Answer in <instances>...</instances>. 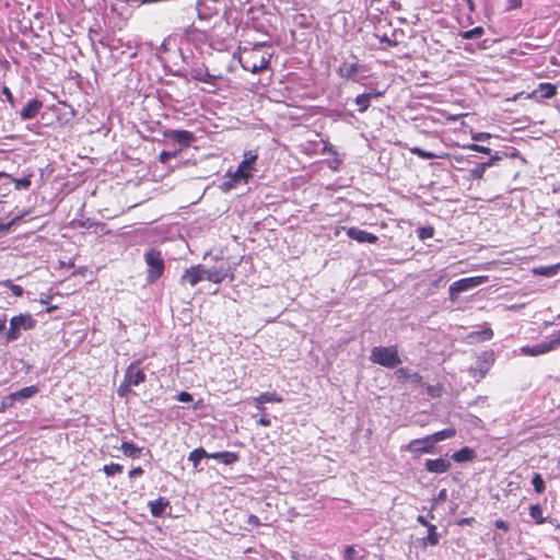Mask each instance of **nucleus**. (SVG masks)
Masks as SVG:
<instances>
[{
  "mask_svg": "<svg viewBox=\"0 0 560 560\" xmlns=\"http://www.w3.org/2000/svg\"><path fill=\"white\" fill-rule=\"evenodd\" d=\"M1 178H7L9 180V179H12V176L7 174V173H4V172H0V179Z\"/></svg>",
  "mask_w": 560,
  "mask_h": 560,
  "instance_id": "nucleus-64",
  "label": "nucleus"
},
{
  "mask_svg": "<svg viewBox=\"0 0 560 560\" xmlns=\"http://www.w3.org/2000/svg\"><path fill=\"white\" fill-rule=\"evenodd\" d=\"M42 107H43V103L39 100H37V98L31 100L21 110V114H20L21 118L24 120L35 118Z\"/></svg>",
  "mask_w": 560,
  "mask_h": 560,
  "instance_id": "nucleus-18",
  "label": "nucleus"
},
{
  "mask_svg": "<svg viewBox=\"0 0 560 560\" xmlns=\"http://www.w3.org/2000/svg\"><path fill=\"white\" fill-rule=\"evenodd\" d=\"M271 57V47L267 43L240 47L238 61L244 70L252 73L268 69Z\"/></svg>",
  "mask_w": 560,
  "mask_h": 560,
  "instance_id": "nucleus-1",
  "label": "nucleus"
},
{
  "mask_svg": "<svg viewBox=\"0 0 560 560\" xmlns=\"http://www.w3.org/2000/svg\"><path fill=\"white\" fill-rule=\"evenodd\" d=\"M14 183L15 185V189L20 190V189H27L30 188L31 186V175L28 176H25L23 178H13L12 179H9L8 184H4V186H7V190H10V185Z\"/></svg>",
  "mask_w": 560,
  "mask_h": 560,
  "instance_id": "nucleus-34",
  "label": "nucleus"
},
{
  "mask_svg": "<svg viewBox=\"0 0 560 560\" xmlns=\"http://www.w3.org/2000/svg\"><path fill=\"white\" fill-rule=\"evenodd\" d=\"M226 176H229L231 178L230 182L224 183L226 190L233 188L234 185L241 180H244L245 183H247V180H248V178L246 177V174L238 173V168H236V171L233 173H228Z\"/></svg>",
  "mask_w": 560,
  "mask_h": 560,
  "instance_id": "nucleus-33",
  "label": "nucleus"
},
{
  "mask_svg": "<svg viewBox=\"0 0 560 560\" xmlns=\"http://www.w3.org/2000/svg\"><path fill=\"white\" fill-rule=\"evenodd\" d=\"M205 266L195 265L186 269L180 277V283H188L190 287H195L198 282L203 280Z\"/></svg>",
  "mask_w": 560,
  "mask_h": 560,
  "instance_id": "nucleus-12",
  "label": "nucleus"
},
{
  "mask_svg": "<svg viewBox=\"0 0 560 560\" xmlns=\"http://www.w3.org/2000/svg\"><path fill=\"white\" fill-rule=\"evenodd\" d=\"M124 455L130 458L140 456L142 448L137 446L133 442L124 441L120 445Z\"/></svg>",
  "mask_w": 560,
  "mask_h": 560,
  "instance_id": "nucleus-27",
  "label": "nucleus"
},
{
  "mask_svg": "<svg viewBox=\"0 0 560 560\" xmlns=\"http://www.w3.org/2000/svg\"><path fill=\"white\" fill-rule=\"evenodd\" d=\"M529 515L535 520L537 524H542L546 521L542 516V509L539 504H533L529 506Z\"/></svg>",
  "mask_w": 560,
  "mask_h": 560,
  "instance_id": "nucleus-37",
  "label": "nucleus"
},
{
  "mask_svg": "<svg viewBox=\"0 0 560 560\" xmlns=\"http://www.w3.org/2000/svg\"><path fill=\"white\" fill-rule=\"evenodd\" d=\"M370 360L387 369H394L401 363L397 346L374 347L371 350Z\"/></svg>",
  "mask_w": 560,
  "mask_h": 560,
  "instance_id": "nucleus-2",
  "label": "nucleus"
},
{
  "mask_svg": "<svg viewBox=\"0 0 560 560\" xmlns=\"http://www.w3.org/2000/svg\"><path fill=\"white\" fill-rule=\"evenodd\" d=\"M148 506L152 516L161 517L170 506V501L164 497H160L154 501H149Z\"/></svg>",
  "mask_w": 560,
  "mask_h": 560,
  "instance_id": "nucleus-19",
  "label": "nucleus"
},
{
  "mask_svg": "<svg viewBox=\"0 0 560 560\" xmlns=\"http://www.w3.org/2000/svg\"><path fill=\"white\" fill-rule=\"evenodd\" d=\"M2 285L7 287L14 296H22L24 293V290L21 285L13 283L11 280H4L1 282Z\"/></svg>",
  "mask_w": 560,
  "mask_h": 560,
  "instance_id": "nucleus-40",
  "label": "nucleus"
},
{
  "mask_svg": "<svg viewBox=\"0 0 560 560\" xmlns=\"http://www.w3.org/2000/svg\"><path fill=\"white\" fill-rule=\"evenodd\" d=\"M490 364L489 362H483L480 366L478 368H471L469 370V374L477 381H481L482 378L486 377L488 371H489V368H490Z\"/></svg>",
  "mask_w": 560,
  "mask_h": 560,
  "instance_id": "nucleus-32",
  "label": "nucleus"
},
{
  "mask_svg": "<svg viewBox=\"0 0 560 560\" xmlns=\"http://www.w3.org/2000/svg\"><path fill=\"white\" fill-rule=\"evenodd\" d=\"M476 457V452L475 450L468 447V446H465L463 448H460L459 451L455 452L453 455H452V458L456 462V463H466V462H471L474 460Z\"/></svg>",
  "mask_w": 560,
  "mask_h": 560,
  "instance_id": "nucleus-23",
  "label": "nucleus"
},
{
  "mask_svg": "<svg viewBox=\"0 0 560 560\" xmlns=\"http://www.w3.org/2000/svg\"><path fill=\"white\" fill-rule=\"evenodd\" d=\"M343 560H357V550L353 546H347L345 548Z\"/></svg>",
  "mask_w": 560,
  "mask_h": 560,
  "instance_id": "nucleus-45",
  "label": "nucleus"
},
{
  "mask_svg": "<svg viewBox=\"0 0 560 560\" xmlns=\"http://www.w3.org/2000/svg\"><path fill=\"white\" fill-rule=\"evenodd\" d=\"M456 435V430L455 428L453 427H450V428H446V429H443L441 431H438V432H434L430 435H428L431 440V442L434 444V443H438L440 441H443V440H446V439H451L453 436Z\"/></svg>",
  "mask_w": 560,
  "mask_h": 560,
  "instance_id": "nucleus-28",
  "label": "nucleus"
},
{
  "mask_svg": "<svg viewBox=\"0 0 560 560\" xmlns=\"http://www.w3.org/2000/svg\"><path fill=\"white\" fill-rule=\"evenodd\" d=\"M500 156L493 155L489 161L477 164L469 171L468 179H481L488 167L492 166L495 161H499Z\"/></svg>",
  "mask_w": 560,
  "mask_h": 560,
  "instance_id": "nucleus-20",
  "label": "nucleus"
},
{
  "mask_svg": "<svg viewBox=\"0 0 560 560\" xmlns=\"http://www.w3.org/2000/svg\"><path fill=\"white\" fill-rule=\"evenodd\" d=\"M424 386H425L427 393L431 397H433V398L441 397V395L443 393V386L441 384H436V385L425 384Z\"/></svg>",
  "mask_w": 560,
  "mask_h": 560,
  "instance_id": "nucleus-42",
  "label": "nucleus"
},
{
  "mask_svg": "<svg viewBox=\"0 0 560 560\" xmlns=\"http://www.w3.org/2000/svg\"><path fill=\"white\" fill-rule=\"evenodd\" d=\"M560 268V265H553V266H541L534 268V273L538 276L544 277H552L557 273L558 269Z\"/></svg>",
  "mask_w": 560,
  "mask_h": 560,
  "instance_id": "nucleus-35",
  "label": "nucleus"
},
{
  "mask_svg": "<svg viewBox=\"0 0 560 560\" xmlns=\"http://www.w3.org/2000/svg\"><path fill=\"white\" fill-rule=\"evenodd\" d=\"M190 77L195 81L203 82L213 86V89L208 90V92L215 93L220 86L218 82L223 80L221 74H211L207 68H195L190 71Z\"/></svg>",
  "mask_w": 560,
  "mask_h": 560,
  "instance_id": "nucleus-7",
  "label": "nucleus"
},
{
  "mask_svg": "<svg viewBox=\"0 0 560 560\" xmlns=\"http://www.w3.org/2000/svg\"><path fill=\"white\" fill-rule=\"evenodd\" d=\"M409 151H410V153L417 155L418 158L424 159V160H430V159H434V158L444 159L450 155L446 152L434 153V152L425 151L419 147L409 148Z\"/></svg>",
  "mask_w": 560,
  "mask_h": 560,
  "instance_id": "nucleus-25",
  "label": "nucleus"
},
{
  "mask_svg": "<svg viewBox=\"0 0 560 560\" xmlns=\"http://www.w3.org/2000/svg\"><path fill=\"white\" fill-rule=\"evenodd\" d=\"M523 5V0H508L506 10L512 11L520 9Z\"/></svg>",
  "mask_w": 560,
  "mask_h": 560,
  "instance_id": "nucleus-50",
  "label": "nucleus"
},
{
  "mask_svg": "<svg viewBox=\"0 0 560 560\" xmlns=\"http://www.w3.org/2000/svg\"><path fill=\"white\" fill-rule=\"evenodd\" d=\"M467 148L472 150V151L481 152V153H485V154H489L491 152L490 148L483 147V145H480V144H477V143L468 144Z\"/></svg>",
  "mask_w": 560,
  "mask_h": 560,
  "instance_id": "nucleus-48",
  "label": "nucleus"
},
{
  "mask_svg": "<svg viewBox=\"0 0 560 560\" xmlns=\"http://www.w3.org/2000/svg\"><path fill=\"white\" fill-rule=\"evenodd\" d=\"M483 34H485L483 27L476 26L471 30H468V31L462 33V37L464 39H472V38H478V37L482 36Z\"/></svg>",
  "mask_w": 560,
  "mask_h": 560,
  "instance_id": "nucleus-39",
  "label": "nucleus"
},
{
  "mask_svg": "<svg viewBox=\"0 0 560 560\" xmlns=\"http://www.w3.org/2000/svg\"><path fill=\"white\" fill-rule=\"evenodd\" d=\"M259 413H260V418L258 420V424L262 425V427H269L271 424V420H270L268 413L266 412V410L259 411Z\"/></svg>",
  "mask_w": 560,
  "mask_h": 560,
  "instance_id": "nucleus-49",
  "label": "nucleus"
},
{
  "mask_svg": "<svg viewBox=\"0 0 560 560\" xmlns=\"http://www.w3.org/2000/svg\"><path fill=\"white\" fill-rule=\"evenodd\" d=\"M176 399L180 402H189L192 400V396L190 393L188 392H180L177 396H176Z\"/></svg>",
  "mask_w": 560,
  "mask_h": 560,
  "instance_id": "nucleus-51",
  "label": "nucleus"
},
{
  "mask_svg": "<svg viewBox=\"0 0 560 560\" xmlns=\"http://www.w3.org/2000/svg\"><path fill=\"white\" fill-rule=\"evenodd\" d=\"M13 402L14 401H11L10 399H7V397H5L0 405V412H4L8 408L12 407Z\"/></svg>",
  "mask_w": 560,
  "mask_h": 560,
  "instance_id": "nucleus-57",
  "label": "nucleus"
},
{
  "mask_svg": "<svg viewBox=\"0 0 560 560\" xmlns=\"http://www.w3.org/2000/svg\"><path fill=\"white\" fill-rule=\"evenodd\" d=\"M493 337V330L490 327L483 328L481 330L471 331L467 335V339L470 342H480L490 340Z\"/></svg>",
  "mask_w": 560,
  "mask_h": 560,
  "instance_id": "nucleus-24",
  "label": "nucleus"
},
{
  "mask_svg": "<svg viewBox=\"0 0 560 560\" xmlns=\"http://www.w3.org/2000/svg\"><path fill=\"white\" fill-rule=\"evenodd\" d=\"M202 458H209V453H207L203 447L195 448L188 455V460L192 463L195 469H197Z\"/></svg>",
  "mask_w": 560,
  "mask_h": 560,
  "instance_id": "nucleus-29",
  "label": "nucleus"
},
{
  "mask_svg": "<svg viewBox=\"0 0 560 560\" xmlns=\"http://www.w3.org/2000/svg\"><path fill=\"white\" fill-rule=\"evenodd\" d=\"M475 521H476V520H475V517H472V516H469V517H463V518H460V520L457 522V524H458L459 526L471 525V524H474V523H475Z\"/></svg>",
  "mask_w": 560,
  "mask_h": 560,
  "instance_id": "nucleus-55",
  "label": "nucleus"
},
{
  "mask_svg": "<svg viewBox=\"0 0 560 560\" xmlns=\"http://www.w3.org/2000/svg\"><path fill=\"white\" fill-rule=\"evenodd\" d=\"M372 93H363L355 97V104L358 105L359 113L363 114L368 110L371 105Z\"/></svg>",
  "mask_w": 560,
  "mask_h": 560,
  "instance_id": "nucleus-31",
  "label": "nucleus"
},
{
  "mask_svg": "<svg viewBox=\"0 0 560 560\" xmlns=\"http://www.w3.org/2000/svg\"><path fill=\"white\" fill-rule=\"evenodd\" d=\"M422 545L424 547L427 546H436L440 542V534L438 533L436 526L431 524L428 526V535L427 537L422 538Z\"/></svg>",
  "mask_w": 560,
  "mask_h": 560,
  "instance_id": "nucleus-26",
  "label": "nucleus"
},
{
  "mask_svg": "<svg viewBox=\"0 0 560 560\" xmlns=\"http://www.w3.org/2000/svg\"><path fill=\"white\" fill-rule=\"evenodd\" d=\"M176 156V152H170V151H162L159 154V161L163 164L167 163L168 160Z\"/></svg>",
  "mask_w": 560,
  "mask_h": 560,
  "instance_id": "nucleus-47",
  "label": "nucleus"
},
{
  "mask_svg": "<svg viewBox=\"0 0 560 560\" xmlns=\"http://www.w3.org/2000/svg\"><path fill=\"white\" fill-rule=\"evenodd\" d=\"M359 70V66L357 62L354 63H343L339 68V73L342 78L346 79H354Z\"/></svg>",
  "mask_w": 560,
  "mask_h": 560,
  "instance_id": "nucleus-30",
  "label": "nucleus"
},
{
  "mask_svg": "<svg viewBox=\"0 0 560 560\" xmlns=\"http://www.w3.org/2000/svg\"><path fill=\"white\" fill-rule=\"evenodd\" d=\"M409 380H410L413 384H422V376H421L418 372L410 373V377H409Z\"/></svg>",
  "mask_w": 560,
  "mask_h": 560,
  "instance_id": "nucleus-56",
  "label": "nucleus"
},
{
  "mask_svg": "<svg viewBox=\"0 0 560 560\" xmlns=\"http://www.w3.org/2000/svg\"><path fill=\"white\" fill-rule=\"evenodd\" d=\"M37 393H38V387L35 385H32V386L24 387L15 393L10 394L9 396H7V399H10L11 401H22V400L33 397Z\"/></svg>",
  "mask_w": 560,
  "mask_h": 560,
  "instance_id": "nucleus-21",
  "label": "nucleus"
},
{
  "mask_svg": "<svg viewBox=\"0 0 560 560\" xmlns=\"http://www.w3.org/2000/svg\"><path fill=\"white\" fill-rule=\"evenodd\" d=\"M557 95V86L550 82L539 83L537 89L527 94V98L535 100L537 102L545 98H552Z\"/></svg>",
  "mask_w": 560,
  "mask_h": 560,
  "instance_id": "nucleus-10",
  "label": "nucleus"
},
{
  "mask_svg": "<svg viewBox=\"0 0 560 560\" xmlns=\"http://www.w3.org/2000/svg\"><path fill=\"white\" fill-rule=\"evenodd\" d=\"M139 365L140 361H135L130 363L125 371L124 378L132 386H138L147 380L145 373L139 368Z\"/></svg>",
  "mask_w": 560,
  "mask_h": 560,
  "instance_id": "nucleus-9",
  "label": "nucleus"
},
{
  "mask_svg": "<svg viewBox=\"0 0 560 560\" xmlns=\"http://www.w3.org/2000/svg\"><path fill=\"white\" fill-rule=\"evenodd\" d=\"M347 232V235L359 243H370L375 244L378 241V237L375 234L369 233L364 230H360L355 226L343 228Z\"/></svg>",
  "mask_w": 560,
  "mask_h": 560,
  "instance_id": "nucleus-15",
  "label": "nucleus"
},
{
  "mask_svg": "<svg viewBox=\"0 0 560 560\" xmlns=\"http://www.w3.org/2000/svg\"><path fill=\"white\" fill-rule=\"evenodd\" d=\"M395 375H396V377L399 381L409 380V377H410V373H409V370L407 368H399V369H397L396 372H395Z\"/></svg>",
  "mask_w": 560,
  "mask_h": 560,
  "instance_id": "nucleus-46",
  "label": "nucleus"
},
{
  "mask_svg": "<svg viewBox=\"0 0 560 560\" xmlns=\"http://www.w3.org/2000/svg\"><path fill=\"white\" fill-rule=\"evenodd\" d=\"M406 450L415 455L431 454L435 451L434 445L428 435L422 439L412 440L406 446Z\"/></svg>",
  "mask_w": 560,
  "mask_h": 560,
  "instance_id": "nucleus-11",
  "label": "nucleus"
},
{
  "mask_svg": "<svg viewBox=\"0 0 560 560\" xmlns=\"http://www.w3.org/2000/svg\"><path fill=\"white\" fill-rule=\"evenodd\" d=\"M435 230L432 225L420 226L417 230V235L420 240H427L433 237Z\"/></svg>",
  "mask_w": 560,
  "mask_h": 560,
  "instance_id": "nucleus-38",
  "label": "nucleus"
},
{
  "mask_svg": "<svg viewBox=\"0 0 560 560\" xmlns=\"http://www.w3.org/2000/svg\"><path fill=\"white\" fill-rule=\"evenodd\" d=\"M50 296L49 295H42L40 296V303L45 304V303H48Z\"/></svg>",
  "mask_w": 560,
  "mask_h": 560,
  "instance_id": "nucleus-63",
  "label": "nucleus"
},
{
  "mask_svg": "<svg viewBox=\"0 0 560 560\" xmlns=\"http://www.w3.org/2000/svg\"><path fill=\"white\" fill-rule=\"evenodd\" d=\"M253 401L258 411H264V410H266L265 404H267V402L280 404L283 401V398L281 395H279L276 392H266V393H261L259 396L255 397Z\"/></svg>",
  "mask_w": 560,
  "mask_h": 560,
  "instance_id": "nucleus-16",
  "label": "nucleus"
},
{
  "mask_svg": "<svg viewBox=\"0 0 560 560\" xmlns=\"http://www.w3.org/2000/svg\"><path fill=\"white\" fill-rule=\"evenodd\" d=\"M417 522H418L419 524H421L422 526H425L427 528H428V526H430V525H431V523H429V522L427 521V517H425V516H423V515H418V516H417Z\"/></svg>",
  "mask_w": 560,
  "mask_h": 560,
  "instance_id": "nucleus-60",
  "label": "nucleus"
},
{
  "mask_svg": "<svg viewBox=\"0 0 560 560\" xmlns=\"http://www.w3.org/2000/svg\"><path fill=\"white\" fill-rule=\"evenodd\" d=\"M131 384L127 383V381L124 378L120 385L118 386L117 394L120 397H126L131 392Z\"/></svg>",
  "mask_w": 560,
  "mask_h": 560,
  "instance_id": "nucleus-43",
  "label": "nucleus"
},
{
  "mask_svg": "<svg viewBox=\"0 0 560 560\" xmlns=\"http://www.w3.org/2000/svg\"><path fill=\"white\" fill-rule=\"evenodd\" d=\"M258 159V154L254 150L244 152V160L238 164V173L246 174L247 178H250L255 170V164Z\"/></svg>",
  "mask_w": 560,
  "mask_h": 560,
  "instance_id": "nucleus-14",
  "label": "nucleus"
},
{
  "mask_svg": "<svg viewBox=\"0 0 560 560\" xmlns=\"http://www.w3.org/2000/svg\"><path fill=\"white\" fill-rule=\"evenodd\" d=\"M57 308H58V306H57V305H49V306L46 308V312H47V313H52V312H55Z\"/></svg>",
  "mask_w": 560,
  "mask_h": 560,
  "instance_id": "nucleus-62",
  "label": "nucleus"
},
{
  "mask_svg": "<svg viewBox=\"0 0 560 560\" xmlns=\"http://www.w3.org/2000/svg\"><path fill=\"white\" fill-rule=\"evenodd\" d=\"M143 472H144L143 469L140 466H138V467L132 468L128 475L130 478H135L137 476H141Z\"/></svg>",
  "mask_w": 560,
  "mask_h": 560,
  "instance_id": "nucleus-58",
  "label": "nucleus"
},
{
  "mask_svg": "<svg viewBox=\"0 0 560 560\" xmlns=\"http://www.w3.org/2000/svg\"><path fill=\"white\" fill-rule=\"evenodd\" d=\"M164 136L183 148H188L196 140L195 135L188 130H168Z\"/></svg>",
  "mask_w": 560,
  "mask_h": 560,
  "instance_id": "nucleus-13",
  "label": "nucleus"
},
{
  "mask_svg": "<svg viewBox=\"0 0 560 560\" xmlns=\"http://www.w3.org/2000/svg\"><path fill=\"white\" fill-rule=\"evenodd\" d=\"M209 458L219 459L224 465H232L238 460V454L235 452H214L209 453Z\"/></svg>",
  "mask_w": 560,
  "mask_h": 560,
  "instance_id": "nucleus-22",
  "label": "nucleus"
},
{
  "mask_svg": "<svg viewBox=\"0 0 560 560\" xmlns=\"http://www.w3.org/2000/svg\"><path fill=\"white\" fill-rule=\"evenodd\" d=\"M560 348V330L552 334L550 340L541 341L534 346H523L520 351L523 355L538 357Z\"/></svg>",
  "mask_w": 560,
  "mask_h": 560,
  "instance_id": "nucleus-5",
  "label": "nucleus"
},
{
  "mask_svg": "<svg viewBox=\"0 0 560 560\" xmlns=\"http://www.w3.org/2000/svg\"><path fill=\"white\" fill-rule=\"evenodd\" d=\"M124 467L120 464L112 463L109 465H104L103 471L107 476H114L116 474H120L122 471Z\"/></svg>",
  "mask_w": 560,
  "mask_h": 560,
  "instance_id": "nucleus-41",
  "label": "nucleus"
},
{
  "mask_svg": "<svg viewBox=\"0 0 560 560\" xmlns=\"http://www.w3.org/2000/svg\"><path fill=\"white\" fill-rule=\"evenodd\" d=\"M494 526L498 528V529H502L503 532H508L510 529V526L508 524V522L503 521V520H497L494 522Z\"/></svg>",
  "mask_w": 560,
  "mask_h": 560,
  "instance_id": "nucleus-52",
  "label": "nucleus"
},
{
  "mask_svg": "<svg viewBox=\"0 0 560 560\" xmlns=\"http://www.w3.org/2000/svg\"><path fill=\"white\" fill-rule=\"evenodd\" d=\"M425 469L434 474H443L451 469L450 460L440 457L436 459H427L424 463Z\"/></svg>",
  "mask_w": 560,
  "mask_h": 560,
  "instance_id": "nucleus-17",
  "label": "nucleus"
},
{
  "mask_svg": "<svg viewBox=\"0 0 560 560\" xmlns=\"http://www.w3.org/2000/svg\"><path fill=\"white\" fill-rule=\"evenodd\" d=\"M205 273H207V280L213 283H221L225 279H229L230 281L234 279L229 264H221L220 266L210 269L205 267Z\"/></svg>",
  "mask_w": 560,
  "mask_h": 560,
  "instance_id": "nucleus-8",
  "label": "nucleus"
},
{
  "mask_svg": "<svg viewBox=\"0 0 560 560\" xmlns=\"http://www.w3.org/2000/svg\"><path fill=\"white\" fill-rule=\"evenodd\" d=\"M5 323H7V316L0 315V331H2L5 328Z\"/></svg>",
  "mask_w": 560,
  "mask_h": 560,
  "instance_id": "nucleus-61",
  "label": "nucleus"
},
{
  "mask_svg": "<svg viewBox=\"0 0 560 560\" xmlns=\"http://www.w3.org/2000/svg\"><path fill=\"white\" fill-rule=\"evenodd\" d=\"M36 327V320L31 314H19L10 319V327L5 339L8 342L15 341L21 336V330H31Z\"/></svg>",
  "mask_w": 560,
  "mask_h": 560,
  "instance_id": "nucleus-4",
  "label": "nucleus"
},
{
  "mask_svg": "<svg viewBox=\"0 0 560 560\" xmlns=\"http://www.w3.org/2000/svg\"><path fill=\"white\" fill-rule=\"evenodd\" d=\"M247 524H249L254 527H258V526H260V520L258 516L250 514L247 518Z\"/></svg>",
  "mask_w": 560,
  "mask_h": 560,
  "instance_id": "nucleus-54",
  "label": "nucleus"
},
{
  "mask_svg": "<svg viewBox=\"0 0 560 560\" xmlns=\"http://www.w3.org/2000/svg\"><path fill=\"white\" fill-rule=\"evenodd\" d=\"M185 34L188 38H191V39H195V38H198V39H201L205 34L200 31H198L197 28L190 26L188 27L186 31H185Z\"/></svg>",
  "mask_w": 560,
  "mask_h": 560,
  "instance_id": "nucleus-44",
  "label": "nucleus"
},
{
  "mask_svg": "<svg viewBox=\"0 0 560 560\" xmlns=\"http://www.w3.org/2000/svg\"><path fill=\"white\" fill-rule=\"evenodd\" d=\"M491 135L488 132H478L472 135V140L475 141H483L490 139Z\"/></svg>",
  "mask_w": 560,
  "mask_h": 560,
  "instance_id": "nucleus-53",
  "label": "nucleus"
},
{
  "mask_svg": "<svg viewBox=\"0 0 560 560\" xmlns=\"http://www.w3.org/2000/svg\"><path fill=\"white\" fill-rule=\"evenodd\" d=\"M144 260L148 265V283H154L158 279L163 276L165 264L161 254V250L156 248H150L144 254Z\"/></svg>",
  "mask_w": 560,
  "mask_h": 560,
  "instance_id": "nucleus-3",
  "label": "nucleus"
},
{
  "mask_svg": "<svg viewBox=\"0 0 560 560\" xmlns=\"http://www.w3.org/2000/svg\"><path fill=\"white\" fill-rule=\"evenodd\" d=\"M532 485L536 493L541 494L546 490V483L542 476L538 472L534 474Z\"/></svg>",
  "mask_w": 560,
  "mask_h": 560,
  "instance_id": "nucleus-36",
  "label": "nucleus"
},
{
  "mask_svg": "<svg viewBox=\"0 0 560 560\" xmlns=\"http://www.w3.org/2000/svg\"><path fill=\"white\" fill-rule=\"evenodd\" d=\"M2 93L5 95L7 100L10 102V103H13V95L10 91V89L8 86H3L2 88Z\"/></svg>",
  "mask_w": 560,
  "mask_h": 560,
  "instance_id": "nucleus-59",
  "label": "nucleus"
},
{
  "mask_svg": "<svg viewBox=\"0 0 560 560\" xmlns=\"http://www.w3.org/2000/svg\"><path fill=\"white\" fill-rule=\"evenodd\" d=\"M488 280L487 276H475L469 278H463L450 285V299L452 301L456 300L457 295L464 291L470 290L475 287H478L485 283Z\"/></svg>",
  "mask_w": 560,
  "mask_h": 560,
  "instance_id": "nucleus-6",
  "label": "nucleus"
}]
</instances>
